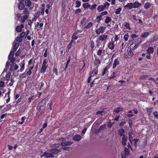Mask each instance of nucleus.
Returning a JSON list of instances; mask_svg holds the SVG:
<instances>
[{
    "label": "nucleus",
    "mask_w": 158,
    "mask_h": 158,
    "mask_svg": "<svg viewBox=\"0 0 158 158\" xmlns=\"http://www.w3.org/2000/svg\"><path fill=\"white\" fill-rule=\"evenodd\" d=\"M149 76L147 75H141L140 77V80H145Z\"/></svg>",
    "instance_id": "37998d69"
},
{
    "label": "nucleus",
    "mask_w": 158,
    "mask_h": 158,
    "mask_svg": "<svg viewBox=\"0 0 158 158\" xmlns=\"http://www.w3.org/2000/svg\"><path fill=\"white\" fill-rule=\"evenodd\" d=\"M28 16H27L26 15H24V16H23V17H22L21 16H19V20H20V18H21V22L22 23H24V21H25V20L27 19Z\"/></svg>",
    "instance_id": "f3484780"
},
{
    "label": "nucleus",
    "mask_w": 158,
    "mask_h": 158,
    "mask_svg": "<svg viewBox=\"0 0 158 158\" xmlns=\"http://www.w3.org/2000/svg\"><path fill=\"white\" fill-rule=\"evenodd\" d=\"M92 77V74H91L90 73H89V76L88 77V79L87 80V82L88 83H89L90 82V81L91 79V77Z\"/></svg>",
    "instance_id": "13d9d810"
},
{
    "label": "nucleus",
    "mask_w": 158,
    "mask_h": 158,
    "mask_svg": "<svg viewBox=\"0 0 158 158\" xmlns=\"http://www.w3.org/2000/svg\"><path fill=\"white\" fill-rule=\"evenodd\" d=\"M78 37L77 36L73 35L72 36V40H76L78 39Z\"/></svg>",
    "instance_id": "0e129e2a"
},
{
    "label": "nucleus",
    "mask_w": 158,
    "mask_h": 158,
    "mask_svg": "<svg viewBox=\"0 0 158 158\" xmlns=\"http://www.w3.org/2000/svg\"><path fill=\"white\" fill-rule=\"evenodd\" d=\"M23 40V39L19 36L16 38V41L19 42H21Z\"/></svg>",
    "instance_id": "5fc2aeb1"
},
{
    "label": "nucleus",
    "mask_w": 158,
    "mask_h": 158,
    "mask_svg": "<svg viewBox=\"0 0 158 158\" xmlns=\"http://www.w3.org/2000/svg\"><path fill=\"white\" fill-rule=\"evenodd\" d=\"M124 26L127 28L128 29L130 30L131 28L130 27V24L129 23H126L124 25Z\"/></svg>",
    "instance_id": "4d7b16f0"
},
{
    "label": "nucleus",
    "mask_w": 158,
    "mask_h": 158,
    "mask_svg": "<svg viewBox=\"0 0 158 158\" xmlns=\"http://www.w3.org/2000/svg\"><path fill=\"white\" fill-rule=\"evenodd\" d=\"M91 5L88 2L85 3L82 5V6L85 10L89 8Z\"/></svg>",
    "instance_id": "412c9836"
},
{
    "label": "nucleus",
    "mask_w": 158,
    "mask_h": 158,
    "mask_svg": "<svg viewBox=\"0 0 158 158\" xmlns=\"http://www.w3.org/2000/svg\"><path fill=\"white\" fill-rule=\"evenodd\" d=\"M108 69V68L107 66H106L105 67L102 72V76H104L106 72L107 71V70Z\"/></svg>",
    "instance_id": "c9c22d12"
},
{
    "label": "nucleus",
    "mask_w": 158,
    "mask_h": 158,
    "mask_svg": "<svg viewBox=\"0 0 158 158\" xmlns=\"http://www.w3.org/2000/svg\"><path fill=\"white\" fill-rule=\"evenodd\" d=\"M19 43H15L14 44L13 47L12 51L15 52L19 46Z\"/></svg>",
    "instance_id": "b1692460"
},
{
    "label": "nucleus",
    "mask_w": 158,
    "mask_h": 158,
    "mask_svg": "<svg viewBox=\"0 0 158 158\" xmlns=\"http://www.w3.org/2000/svg\"><path fill=\"white\" fill-rule=\"evenodd\" d=\"M101 60L97 58H95L94 61V66H98V67L99 66V64H101Z\"/></svg>",
    "instance_id": "6e6552de"
},
{
    "label": "nucleus",
    "mask_w": 158,
    "mask_h": 158,
    "mask_svg": "<svg viewBox=\"0 0 158 158\" xmlns=\"http://www.w3.org/2000/svg\"><path fill=\"white\" fill-rule=\"evenodd\" d=\"M128 55L130 56H134V53L130 49L128 52Z\"/></svg>",
    "instance_id": "8fccbe9b"
},
{
    "label": "nucleus",
    "mask_w": 158,
    "mask_h": 158,
    "mask_svg": "<svg viewBox=\"0 0 158 158\" xmlns=\"http://www.w3.org/2000/svg\"><path fill=\"white\" fill-rule=\"evenodd\" d=\"M106 28L105 27L100 26L99 27L95 29V32L97 35H99L100 34H103Z\"/></svg>",
    "instance_id": "f03ea898"
},
{
    "label": "nucleus",
    "mask_w": 158,
    "mask_h": 158,
    "mask_svg": "<svg viewBox=\"0 0 158 158\" xmlns=\"http://www.w3.org/2000/svg\"><path fill=\"white\" fill-rule=\"evenodd\" d=\"M73 139L75 141H79L81 139V137L80 135H76L73 136Z\"/></svg>",
    "instance_id": "9b49d317"
},
{
    "label": "nucleus",
    "mask_w": 158,
    "mask_h": 158,
    "mask_svg": "<svg viewBox=\"0 0 158 158\" xmlns=\"http://www.w3.org/2000/svg\"><path fill=\"white\" fill-rule=\"evenodd\" d=\"M25 33L24 32H23L20 33L19 36L23 39V38L25 36Z\"/></svg>",
    "instance_id": "680f3d73"
},
{
    "label": "nucleus",
    "mask_w": 158,
    "mask_h": 158,
    "mask_svg": "<svg viewBox=\"0 0 158 158\" xmlns=\"http://www.w3.org/2000/svg\"><path fill=\"white\" fill-rule=\"evenodd\" d=\"M75 3L76 4V6L75 7L76 8H78L81 5V2L80 1L77 0L76 1Z\"/></svg>",
    "instance_id": "f704fd0d"
},
{
    "label": "nucleus",
    "mask_w": 158,
    "mask_h": 158,
    "mask_svg": "<svg viewBox=\"0 0 158 158\" xmlns=\"http://www.w3.org/2000/svg\"><path fill=\"white\" fill-rule=\"evenodd\" d=\"M31 3V2L30 0H26L25 1L26 5L29 7L30 6Z\"/></svg>",
    "instance_id": "79ce46f5"
},
{
    "label": "nucleus",
    "mask_w": 158,
    "mask_h": 158,
    "mask_svg": "<svg viewBox=\"0 0 158 158\" xmlns=\"http://www.w3.org/2000/svg\"><path fill=\"white\" fill-rule=\"evenodd\" d=\"M133 4V8H138L140 7L142 5V4L141 3H139L137 1H135Z\"/></svg>",
    "instance_id": "f8f14e48"
},
{
    "label": "nucleus",
    "mask_w": 158,
    "mask_h": 158,
    "mask_svg": "<svg viewBox=\"0 0 158 158\" xmlns=\"http://www.w3.org/2000/svg\"><path fill=\"white\" fill-rule=\"evenodd\" d=\"M23 13L25 14V15L28 16L29 15V12L28 10L26 8H24L23 11Z\"/></svg>",
    "instance_id": "4c0bfd02"
},
{
    "label": "nucleus",
    "mask_w": 158,
    "mask_h": 158,
    "mask_svg": "<svg viewBox=\"0 0 158 158\" xmlns=\"http://www.w3.org/2000/svg\"><path fill=\"white\" fill-rule=\"evenodd\" d=\"M97 6V5L96 4H94L91 6L90 8V9L91 10H93L94 9H96V7Z\"/></svg>",
    "instance_id": "de8ad7c7"
},
{
    "label": "nucleus",
    "mask_w": 158,
    "mask_h": 158,
    "mask_svg": "<svg viewBox=\"0 0 158 158\" xmlns=\"http://www.w3.org/2000/svg\"><path fill=\"white\" fill-rule=\"evenodd\" d=\"M154 51L153 48L152 47H149L148 50H147V52L149 54H152L153 53Z\"/></svg>",
    "instance_id": "cd10ccee"
},
{
    "label": "nucleus",
    "mask_w": 158,
    "mask_h": 158,
    "mask_svg": "<svg viewBox=\"0 0 158 158\" xmlns=\"http://www.w3.org/2000/svg\"><path fill=\"white\" fill-rule=\"evenodd\" d=\"M123 110V108L122 107L119 106L115 109L113 110V112H115L116 113L118 114L119 112L122 111Z\"/></svg>",
    "instance_id": "2eb2a0df"
},
{
    "label": "nucleus",
    "mask_w": 158,
    "mask_h": 158,
    "mask_svg": "<svg viewBox=\"0 0 158 158\" xmlns=\"http://www.w3.org/2000/svg\"><path fill=\"white\" fill-rule=\"evenodd\" d=\"M73 143V142H71L70 141H66V139L65 138H62V142L61 143V144L63 146H69L72 144Z\"/></svg>",
    "instance_id": "39448f33"
},
{
    "label": "nucleus",
    "mask_w": 158,
    "mask_h": 158,
    "mask_svg": "<svg viewBox=\"0 0 158 158\" xmlns=\"http://www.w3.org/2000/svg\"><path fill=\"white\" fill-rule=\"evenodd\" d=\"M10 75L9 74H7L5 76V78L6 80L8 81V80L10 77Z\"/></svg>",
    "instance_id": "69168bd1"
},
{
    "label": "nucleus",
    "mask_w": 158,
    "mask_h": 158,
    "mask_svg": "<svg viewBox=\"0 0 158 158\" xmlns=\"http://www.w3.org/2000/svg\"><path fill=\"white\" fill-rule=\"evenodd\" d=\"M90 47L91 48L92 51H93L94 50V43L93 40L90 41Z\"/></svg>",
    "instance_id": "72a5a7b5"
},
{
    "label": "nucleus",
    "mask_w": 158,
    "mask_h": 158,
    "mask_svg": "<svg viewBox=\"0 0 158 158\" xmlns=\"http://www.w3.org/2000/svg\"><path fill=\"white\" fill-rule=\"evenodd\" d=\"M24 60H23L22 62H21V64H22V65L20 69V71L21 72H22L23 71L24 69L25 68V63H24Z\"/></svg>",
    "instance_id": "c756f323"
},
{
    "label": "nucleus",
    "mask_w": 158,
    "mask_h": 158,
    "mask_svg": "<svg viewBox=\"0 0 158 158\" xmlns=\"http://www.w3.org/2000/svg\"><path fill=\"white\" fill-rule=\"evenodd\" d=\"M48 100V98L47 97L45 98L44 99L40 101V106H43L44 105L46 104V101Z\"/></svg>",
    "instance_id": "ddd939ff"
},
{
    "label": "nucleus",
    "mask_w": 158,
    "mask_h": 158,
    "mask_svg": "<svg viewBox=\"0 0 158 158\" xmlns=\"http://www.w3.org/2000/svg\"><path fill=\"white\" fill-rule=\"evenodd\" d=\"M133 5L132 3L130 2L128 3L127 4H126L125 6H124V7L128 10H130L133 8Z\"/></svg>",
    "instance_id": "1a4fd4ad"
},
{
    "label": "nucleus",
    "mask_w": 158,
    "mask_h": 158,
    "mask_svg": "<svg viewBox=\"0 0 158 158\" xmlns=\"http://www.w3.org/2000/svg\"><path fill=\"white\" fill-rule=\"evenodd\" d=\"M153 114L154 115V117L156 118H158V112L157 111H155L153 113Z\"/></svg>",
    "instance_id": "6e6d98bb"
},
{
    "label": "nucleus",
    "mask_w": 158,
    "mask_h": 158,
    "mask_svg": "<svg viewBox=\"0 0 158 158\" xmlns=\"http://www.w3.org/2000/svg\"><path fill=\"white\" fill-rule=\"evenodd\" d=\"M53 72L54 73H55L56 75L57 76L58 75V70L56 68H53Z\"/></svg>",
    "instance_id": "864d4df0"
},
{
    "label": "nucleus",
    "mask_w": 158,
    "mask_h": 158,
    "mask_svg": "<svg viewBox=\"0 0 158 158\" xmlns=\"http://www.w3.org/2000/svg\"><path fill=\"white\" fill-rule=\"evenodd\" d=\"M14 52H14L12 50H11L10 53L9 54V55L8 56V58H14L13 57H14V54H15Z\"/></svg>",
    "instance_id": "2f4dec72"
},
{
    "label": "nucleus",
    "mask_w": 158,
    "mask_h": 158,
    "mask_svg": "<svg viewBox=\"0 0 158 158\" xmlns=\"http://www.w3.org/2000/svg\"><path fill=\"white\" fill-rule=\"evenodd\" d=\"M48 52V49H46L44 53V57H46L47 56V52Z\"/></svg>",
    "instance_id": "774afa93"
},
{
    "label": "nucleus",
    "mask_w": 158,
    "mask_h": 158,
    "mask_svg": "<svg viewBox=\"0 0 158 158\" xmlns=\"http://www.w3.org/2000/svg\"><path fill=\"white\" fill-rule=\"evenodd\" d=\"M122 10V9L120 7H119L118 8L116 9L115 11V13L116 15H118L120 13V12Z\"/></svg>",
    "instance_id": "58836bf2"
},
{
    "label": "nucleus",
    "mask_w": 158,
    "mask_h": 158,
    "mask_svg": "<svg viewBox=\"0 0 158 158\" xmlns=\"http://www.w3.org/2000/svg\"><path fill=\"white\" fill-rule=\"evenodd\" d=\"M151 4L149 2L145 3L144 5V7L145 9H148L150 6Z\"/></svg>",
    "instance_id": "473e14b6"
},
{
    "label": "nucleus",
    "mask_w": 158,
    "mask_h": 158,
    "mask_svg": "<svg viewBox=\"0 0 158 158\" xmlns=\"http://www.w3.org/2000/svg\"><path fill=\"white\" fill-rule=\"evenodd\" d=\"M82 11L81 10L80 8H78L76 9L74 11L75 14H77L78 13H81Z\"/></svg>",
    "instance_id": "a18cd8bd"
},
{
    "label": "nucleus",
    "mask_w": 158,
    "mask_h": 158,
    "mask_svg": "<svg viewBox=\"0 0 158 158\" xmlns=\"http://www.w3.org/2000/svg\"><path fill=\"white\" fill-rule=\"evenodd\" d=\"M82 62H83V66H82V68L81 69L79 68V72H80L83 69V68L85 66V61L84 60H83Z\"/></svg>",
    "instance_id": "3c124183"
},
{
    "label": "nucleus",
    "mask_w": 158,
    "mask_h": 158,
    "mask_svg": "<svg viewBox=\"0 0 158 158\" xmlns=\"http://www.w3.org/2000/svg\"><path fill=\"white\" fill-rule=\"evenodd\" d=\"M116 77V73L115 72H113V73L111 74L110 76L109 77V79H114Z\"/></svg>",
    "instance_id": "c03bdc74"
},
{
    "label": "nucleus",
    "mask_w": 158,
    "mask_h": 158,
    "mask_svg": "<svg viewBox=\"0 0 158 158\" xmlns=\"http://www.w3.org/2000/svg\"><path fill=\"white\" fill-rule=\"evenodd\" d=\"M98 66H96L94 69L92 71V72H90V73L92 74L93 73H94L95 75H97L98 72Z\"/></svg>",
    "instance_id": "a878e982"
},
{
    "label": "nucleus",
    "mask_w": 158,
    "mask_h": 158,
    "mask_svg": "<svg viewBox=\"0 0 158 158\" xmlns=\"http://www.w3.org/2000/svg\"><path fill=\"white\" fill-rule=\"evenodd\" d=\"M48 65L47 64V61L46 59L44 60L42 64V67L40 70V73H44L48 68Z\"/></svg>",
    "instance_id": "7ed1b4c3"
},
{
    "label": "nucleus",
    "mask_w": 158,
    "mask_h": 158,
    "mask_svg": "<svg viewBox=\"0 0 158 158\" xmlns=\"http://www.w3.org/2000/svg\"><path fill=\"white\" fill-rule=\"evenodd\" d=\"M102 51H103V52H104V51H105V50H102V49H99L97 51V54L98 55V56H101L102 54Z\"/></svg>",
    "instance_id": "a19ab883"
},
{
    "label": "nucleus",
    "mask_w": 158,
    "mask_h": 158,
    "mask_svg": "<svg viewBox=\"0 0 158 158\" xmlns=\"http://www.w3.org/2000/svg\"><path fill=\"white\" fill-rule=\"evenodd\" d=\"M157 39V38H156V37L155 36H153L152 37L149 38L148 41V43H152L153 41H156Z\"/></svg>",
    "instance_id": "4468645a"
},
{
    "label": "nucleus",
    "mask_w": 158,
    "mask_h": 158,
    "mask_svg": "<svg viewBox=\"0 0 158 158\" xmlns=\"http://www.w3.org/2000/svg\"><path fill=\"white\" fill-rule=\"evenodd\" d=\"M76 43V42L73 40H72L70 43L67 45V49L69 50L71 48L73 44H75Z\"/></svg>",
    "instance_id": "dca6fc26"
},
{
    "label": "nucleus",
    "mask_w": 158,
    "mask_h": 158,
    "mask_svg": "<svg viewBox=\"0 0 158 158\" xmlns=\"http://www.w3.org/2000/svg\"><path fill=\"white\" fill-rule=\"evenodd\" d=\"M99 40V39H98V40L96 41V42L97 43V44H96V46L98 47H99V46L101 44V42Z\"/></svg>",
    "instance_id": "338daca9"
},
{
    "label": "nucleus",
    "mask_w": 158,
    "mask_h": 158,
    "mask_svg": "<svg viewBox=\"0 0 158 158\" xmlns=\"http://www.w3.org/2000/svg\"><path fill=\"white\" fill-rule=\"evenodd\" d=\"M132 132H129L128 133L129 135V140L130 143H131V145L132 144V140L133 139V137L132 135Z\"/></svg>",
    "instance_id": "bb28decb"
},
{
    "label": "nucleus",
    "mask_w": 158,
    "mask_h": 158,
    "mask_svg": "<svg viewBox=\"0 0 158 158\" xmlns=\"http://www.w3.org/2000/svg\"><path fill=\"white\" fill-rule=\"evenodd\" d=\"M119 59H118V58H117V59H116L114 60L113 65L112 68L113 69H114L116 67V66L117 65H118L119 64Z\"/></svg>",
    "instance_id": "9d476101"
},
{
    "label": "nucleus",
    "mask_w": 158,
    "mask_h": 158,
    "mask_svg": "<svg viewBox=\"0 0 158 158\" xmlns=\"http://www.w3.org/2000/svg\"><path fill=\"white\" fill-rule=\"evenodd\" d=\"M14 82V80L13 78H11L10 79V82L9 83V85L10 86H12Z\"/></svg>",
    "instance_id": "e2e57ef3"
},
{
    "label": "nucleus",
    "mask_w": 158,
    "mask_h": 158,
    "mask_svg": "<svg viewBox=\"0 0 158 158\" xmlns=\"http://www.w3.org/2000/svg\"><path fill=\"white\" fill-rule=\"evenodd\" d=\"M139 44L136 43H133L130 46V47L131 49H135L139 46Z\"/></svg>",
    "instance_id": "6ab92c4d"
},
{
    "label": "nucleus",
    "mask_w": 158,
    "mask_h": 158,
    "mask_svg": "<svg viewBox=\"0 0 158 158\" xmlns=\"http://www.w3.org/2000/svg\"><path fill=\"white\" fill-rule=\"evenodd\" d=\"M86 19L85 18V17H83V18H82V20H81V25H85L86 23Z\"/></svg>",
    "instance_id": "ea45409f"
},
{
    "label": "nucleus",
    "mask_w": 158,
    "mask_h": 158,
    "mask_svg": "<svg viewBox=\"0 0 158 158\" xmlns=\"http://www.w3.org/2000/svg\"><path fill=\"white\" fill-rule=\"evenodd\" d=\"M33 69V68L32 67H31V69H30L28 71L26 74V75H30L31 74V73H32V72H31V70L32 69Z\"/></svg>",
    "instance_id": "bf43d9fd"
},
{
    "label": "nucleus",
    "mask_w": 158,
    "mask_h": 158,
    "mask_svg": "<svg viewBox=\"0 0 158 158\" xmlns=\"http://www.w3.org/2000/svg\"><path fill=\"white\" fill-rule=\"evenodd\" d=\"M150 33L149 32H145L142 33L140 35L142 38H144L148 37L149 36Z\"/></svg>",
    "instance_id": "5701e85b"
},
{
    "label": "nucleus",
    "mask_w": 158,
    "mask_h": 158,
    "mask_svg": "<svg viewBox=\"0 0 158 158\" xmlns=\"http://www.w3.org/2000/svg\"><path fill=\"white\" fill-rule=\"evenodd\" d=\"M93 25V23L92 22H89L84 27L83 30L84 31L89 30Z\"/></svg>",
    "instance_id": "423d86ee"
},
{
    "label": "nucleus",
    "mask_w": 158,
    "mask_h": 158,
    "mask_svg": "<svg viewBox=\"0 0 158 158\" xmlns=\"http://www.w3.org/2000/svg\"><path fill=\"white\" fill-rule=\"evenodd\" d=\"M110 6V4L107 2H106L103 6L105 10H107Z\"/></svg>",
    "instance_id": "4be33fe9"
},
{
    "label": "nucleus",
    "mask_w": 158,
    "mask_h": 158,
    "mask_svg": "<svg viewBox=\"0 0 158 158\" xmlns=\"http://www.w3.org/2000/svg\"><path fill=\"white\" fill-rule=\"evenodd\" d=\"M108 38V35L105 34L101 35L99 38V41L101 42H103L104 44V45L106 42V40Z\"/></svg>",
    "instance_id": "20e7f679"
},
{
    "label": "nucleus",
    "mask_w": 158,
    "mask_h": 158,
    "mask_svg": "<svg viewBox=\"0 0 158 158\" xmlns=\"http://www.w3.org/2000/svg\"><path fill=\"white\" fill-rule=\"evenodd\" d=\"M124 152L125 153V155L126 156L127 155L128 156V155H129L130 154V152L128 148H127L125 147L124 148Z\"/></svg>",
    "instance_id": "e433bc0d"
},
{
    "label": "nucleus",
    "mask_w": 158,
    "mask_h": 158,
    "mask_svg": "<svg viewBox=\"0 0 158 158\" xmlns=\"http://www.w3.org/2000/svg\"><path fill=\"white\" fill-rule=\"evenodd\" d=\"M111 20V18L109 16H107L105 20V23L106 24H108L110 22Z\"/></svg>",
    "instance_id": "7c9ffc66"
},
{
    "label": "nucleus",
    "mask_w": 158,
    "mask_h": 158,
    "mask_svg": "<svg viewBox=\"0 0 158 158\" xmlns=\"http://www.w3.org/2000/svg\"><path fill=\"white\" fill-rule=\"evenodd\" d=\"M25 5L24 3H20L18 5L19 9L22 10L24 9Z\"/></svg>",
    "instance_id": "c85d7f7f"
},
{
    "label": "nucleus",
    "mask_w": 158,
    "mask_h": 158,
    "mask_svg": "<svg viewBox=\"0 0 158 158\" xmlns=\"http://www.w3.org/2000/svg\"><path fill=\"white\" fill-rule=\"evenodd\" d=\"M129 36L128 33H126L124 36V38L125 40V41H127L128 40Z\"/></svg>",
    "instance_id": "49530a36"
},
{
    "label": "nucleus",
    "mask_w": 158,
    "mask_h": 158,
    "mask_svg": "<svg viewBox=\"0 0 158 158\" xmlns=\"http://www.w3.org/2000/svg\"><path fill=\"white\" fill-rule=\"evenodd\" d=\"M16 31L18 32H21L22 31V29L19 26H17L16 28Z\"/></svg>",
    "instance_id": "09e8293b"
},
{
    "label": "nucleus",
    "mask_w": 158,
    "mask_h": 158,
    "mask_svg": "<svg viewBox=\"0 0 158 158\" xmlns=\"http://www.w3.org/2000/svg\"><path fill=\"white\" fill-rule=\"evenodd\" d=\"M127 137L125 135H124L122 138V143L123 145L125 146L127 144Z\"/></svg>",
    "instance_id": "0eeeda50"
},
{
    "label": "nucleus",
    "mask_w": 158,
    "mask_h": 158,
    "mask_svg": "<svg viewBox=\"0 0 158 158\" xmlns=\"http://www.w3.org/2000/svg\"><path fill=\"white\" fill-rule=\"evenodd\" d=\"M124 130L123 128L119 129L118 131V134L120 136H123L124 133Z\"/></svg>",
    "instance_id": "aec40b11"
},
{
    "label": "nucleus",
    "mask_w": 158,
    "mask_h": 158,
    "mask_svg": "<svg viewBox=\"0 0 158 158\" xmlns=\"http://www.w3.org/2000/svg\"><path fill=\"white\" fill-rule=\"evenodd\" d=\"M104 10L103 5H99L98 6L97 10L98 12H100L103 11Z\"/></svg>",
    "instance_id": "393cba45"
},
{
    "label": "nucleus",
    "mask_w": 158,
    "mask_h": 158,
    "mask_svg": "<svg viewBox=\"0 0 158 158\" xmlns=\"http://www.w3.org/2000/svg\"><path fill=\"white\" fill-rule=\"evenodd\" d=\"M60 146V144L59 143L53 144L52 146V149L49 150V153H44V155L47 156V157H54V154H57L61 151L60 149H57Z\"/></svg>",
    "instance_id": "f257e3e1"
},
{
    "label": "nucleus",
    "mask_w": 158,
    "mask_h": 158,
    "mask_svg": "<svg viewBox=\"0 0 158 158\" xmlns=\"http://www.w3.org/2000/svg\"><path fill=\"white\" fill-rule=\"evenodd\" d=\"M108 14V12L106 11H105L103 12H101L100 13V17L104 15H106Z\"/></svg>",
    "instance_id": "603ef678"
},
{
    "label": "nucleus",
    "mask_w": 158,
    "mask_h": 158,
    "mask_svg": "<svg viewBox=\"0 0 158 158\" xmlns=\"http://www.w3.org/2000/svg\"><path fill=\"white\" fill-rule=\"evenodd\" d=\"M21 52V50L19 49L15 53V55L16 56H18L19 55L20 53Z\"/></svg>",
    "instance_id": "052dcab7"
},
{
    "label": "nucleus",
    "mask_w": 158,
    "mask_h": 158,
    "mask_svg": "<svg viewBox=\"0 0 158 158\" xmlns=\"http://www.w3.org/2000/svg\"><path fill=\"white\" fill-rule=\"evenodd\" d=\"M107 46L111 50H113L114 48V42H109Z\"/></svg>",
    "instance_id": "a211bd4d"
}]
</instances>
